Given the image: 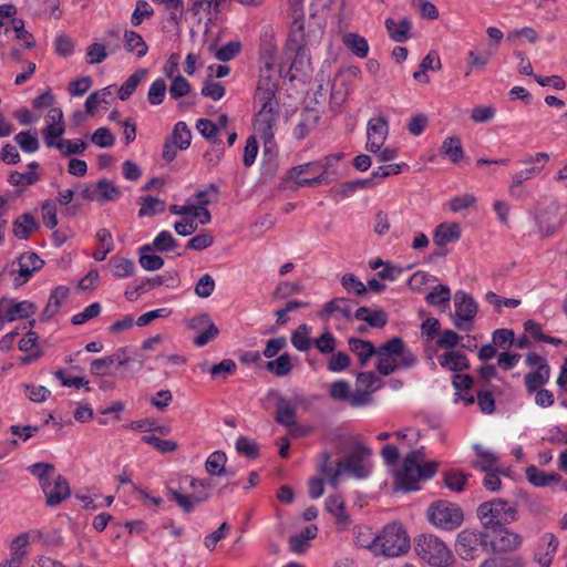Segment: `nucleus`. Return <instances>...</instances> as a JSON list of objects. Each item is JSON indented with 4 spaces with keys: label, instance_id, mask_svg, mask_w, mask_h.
<instances>
[{
    "label": "nucleus",
    "instance_id": "1",
    "mask_svg": "<svg viewBox=\"0 0 567 567\" xmlns=\"http://www.w3.org/2000/svg\"><path fill=\"white\" fill-rule=\"evenodd\" d=\"M437 467L439 463L426 461L422 451H412L394 471V484L405 492L415 491L419 488L417 483L434 476Z\"/></svg>",
    "mask_w": 567,
    "mask_h": 567
},
{
    "label": "nucleus",
    "instance_id": "2",
    "mask_svg": "<svg viewBox=\"0 0 567 567\" xmlns=\"http://www.w3.org/2000/svg\"><path fill=\"white\" fill-rule=\"evenodd\" d=\"M275 92V84L265 79L259 81L255 93V104L258 112L255 116L254 127L264 140L272 137V130L278 118L279 107Z\"/></svg>",
    "mask_w": 567,
    "mask_h": 567
},
{
    "label": "nucleus",
    "instance_id": "3",
    "mask_svg": "<svg viewBox=\"0 0 567 567\" xmlns=\"http://www.w3.org/2000/svg\"><path fill=\"white\" fill-rule=\"evenodd\" d=\"M365 546L375 554L398 557L409 551L410 538L402 524L393 522L385 525L380 534Z\"/></svg>",
    "mask_w": 567,
    "mask_h": 567
},
{
    "label": "nucleus",
    "instance_id": "4",
    "mask_svg": "<svg viewBox=\"0 0 567 567\" xmlns=\"http://www.w3.org/2000/svg\"><path fill=\"white\" fill-rule=\"evenodd\" d=\"M377 370L382 375H389L398 369L412 367L416 358L405 348L401 338H392L381 347L377 352Z\"/></svg>",
    "mask_w": 567,
    "mask_h": 567
},
{
    "label": "nucleus",
    "instance_id": "5",
    "mask_svg": "<svg viewBox=\"0 0 567 567\" xmlns=\"http://www.w3.org/2000/svg\"><path fill=\"white\" fill-rule=\"evenodd\" d=\"M416 555L434 567H449L454 561V556L446 544L433 534H422L414 540Z\"/></svg>",
    "mask_w": 567,
    "mask_h": 567
},
{
    "label": "nucleus",
    "instance_id": "6",
    "mask_svg": "<svg viewBox=\"0 0 567 567\" xmlns=\"http://www.w3.org/2000/svg\"><path fill=\"white\" fill-rule=\"evenodd\" d=\"M477 516L485 529H489L515 520L516 509L503 499H494L481 504L477 508Z\"/></svg>",
    "mask_w": 567,
    "mask_h": 567
},
{
    "label": "nucleus",
    "instance_id": "7",
    "mask_svg": "<svg viewBox=\"0 0 567 567\" xmlns=\"http://www.w3.org/2000/svg\"><path fill=\"white\" fill-rule=\"evenodd\" d=\"M429 520L442 529H454L463 522L462 509L447 501H436L427 509Z\"/></svg>",
    "mask_w": 567,
    "mask_h": 567
},
{
    "label": "nucleus",
    "instance_id": "8",
    "mask_svg": "<svg viewBox=\"0 0 567 567\" xmlns=\"http://www.w3.org/2000/svg\"><path fill=\"white\" fill-rule=\"evenodd\" d=\"M486 551L507 553L517 549L523 542L516 534L504 526L485 529Z\"/></svg>",
    "mask_w": 567,
    "mask_h": 567
},
{
    "label": "nucleus",
    "instance_id": "9",
    "mask_svg": "<svg viewBox=\"0 0 567 567\" xmlns=\"http://www.w3.org/2000/svg\"><path fill=\"white\" fill-rule=\"evenodd\" d=\"M372 451L365 445H357L350 454L341 461L342 471L349 472L357 478L367 477L370 473V457Z\"/></svg>",
    "mask_w": 567,
    "mask_h": 567
},
{
    "label": "nucleus",
    "instance_id": "10",
    "mask_svg": "<svg viewBox=\"0 0 567 567\" xmlns=\"http://www.w3.org/2000/svg\"><path fill=\"white\" fill-rule=\"evenodd\" d=\"M43 265L44 261L33 251H27L20 255L11 266V275L14 276V285L19 287L25 284Z\"/></svg>",
    "mask_w": 567,
    "mask_h": 567
},
{
    "label": "nucleus",
    "instance_id": "11",
    "mask_svg": "<svg viewBox=\"0 0 567 567\" xmlns=\"http://www.w3.org/2000/svg\"><path fill=\"white\" fill-rule=\"evenodd\" d=\"M189 485L194 489L200 487L203 491L196 492L192 495H185L177 489L168 488L171 498L175 501L185 513L192 512L196 504L205 502L209 498V494L206 492V489L210 486L208 481L193 477L190 478Z\"/></svg>",
    "mask_w": 567,
    "mask_h": 567
},
{
    "label": "nucleus",
    "instance_id": "12",
    "mask_svg": "<svg viewBox=\"0 0 567 567\" xmlns=\"http://www.w3.org/2000/svg\"><path fill=\"white\" fill-rule=\"evenodd\" d=\"M454 324L460 330L470 331L472 329V321L477 312V305L470 296L463 292H457L454 297Z\"/></svg>",
    "mask_w": 567,
    "mask_h": 567
},
{
    "label": "nucleus",
    "instance_id": "13",
    "mask_svg": "<svg viewBox=\"0 0 567 567\" xmlns=\"http://www.w3.org/2000/svg\"><path fill=\"white\" fill-rule=\"evenodd\" d=\"M486 550L485 532L464 529L457 535L456 550L465 559H473L480 549Z\"/></svg>",
    "mask_w": 567,
    "mask_h": 567
},
{
    "label": "nucleus",
    "instance_id": "14",
    "mask_svg": "<svg viewBox=\"0 0 567 567\" xmlns=\"http://www.w3.org/2000/svg\"><path fill=\"white\" fill-rule=\"evenodd\" d=\"M388 122L384 117L378 116L373 117L368 123V141H367V148L368 151L372 153H377L381 151V147L383 146L386 136H388Z\"/></svg>",
    "mask_w": 567,
    "mask_h": 567
},
{
    "label": "nucleus",
    "instance_id": "15",
    "mask_svg": "<svg viewBox=\"0 0 567 567\" xmlns=\"http://www.w3.org/2000/svg\"><path fill=\"white\" fill-rule=\"evenodd\" d=\"M42 491L49 506H55L62 503L71 493L68 481L61 475L56 476L53 482H51V480L43 482Z\"/></svg>",
    "mask_w": 567,
    "mask_h": 567
},
{
    "label": "nucleus",
    "instance_id": "16",
    "mask_svg": "<svg viewBox=\"0 0 567 567\" xmlns=\"http://www.w3.org/2000/svg\"><path fill=\"white\" fill-rule=\"evenodd\" d=\"M0 305L9 322L27 319L32 316L37 309L32 302L27 300L16 302L12 299H1Z\"/></svg>",
    "mask_w": 567,
    "mask_h": 567
},
{
    "label": "nucleus",
    "instance_id": "17",
    "mask_svg": "<svg viewBox=\"0 0 567 567\" xmlns=\"http://www.w3.org/2000/svg\"><path fill=\"white\" fill-rule=\"evenodd\" d=\"M307 45L305 32V19L292 20L289 25V33L286 48L289 52L299 54Z\"/></svg>",
    "mask_w": 567,
    "mask_h": 567
},
{
    "label": "nucleus",
    "instance_id": "18",
    "mask_svg": "<svg viewBox=\"0 0 567 567\" xmlns=\"http://www.w3.org/2000/svg\"><path fill=\"white\" fill-rule=\"evenodd\" d=\"M548 161L549 155L547 153H537L535 156L527 158L524 163L532 166L522 169L514 176L512 188L515 186H519L524 181H527L533 176L538 175Z\"/></svg>",
    "mask_w": 567,
    "mask_h": 567
},
{
    "label": "nucleus",
    "instance_id": "19",
    "mask_svg": "<svg viewBox=\"0 0 567 567\" xmlns=\"http://www.w3.org/2000/svg\"><path fill=\"white\" fill-rule=\"evenodd\" d=\"M462 228L458 223H441L433 234V241L437 247H444L461 238Z\"/></svg>",
    "mask_w": 567,
    "mask_h": 567
},
{
    "label": "nucleus",
    "instance_id": "20",
    "mask_svg": "<svg viewBox=\"0 0 567 567\" xmlns=\"http://www.w3.org/2000/svg\"><path fill=\"white\" fill-rule=\"evenodd\" d=\"M275 420L277 423L289 426L297 420V405L281 395H277Z\"/></svg>",
    "mask_w": 567,
    "mask_h": 567
},
{
    "label": "nucleus",
    "instance_id": "21",
    "mask_svg": "<svg viewBox=\"0 0 567 567\" xmlns=\"http://www.w3.org/2000/svg\"><path fill=\"white\" fill-rule=\"evenodd\" d=\"M542 539L545 546L538 548L535 558L540 567H550L559 543L557 537L551 533L545 534Z\"/></svg>",
    "mask_w": 567,
    "mask_h": 567
},
{
    "label": "nucleus",
    "instance_id": "22",
    "mask_svg": "<svg viewBox=\"0 0 567 567\" xmlns=\"http://www.w3.org/2000/svg\"><path fill=\"white\" fill-rule=\"evenodd\" d=\"M439 363L442 368L454 372L465 371L470 368L466 355L455 350L446 351L441 354L439 357Z\"/></svg>",
    "mask_w": 567,
    "mask_h": 567
},
{
    "label": "nucleus",
    "instance_id": "23",
    "mask_svg": "<svg viewBox=\"0 0 567 567\" xmlns=\"http://www.w3.org/2000/svg\"><path fill=\"white\" fill-rule=\"evenodd\" d=\"M319 120L318 113L312 109H306L300 114V121L293 128V136L302 140L316 127Z\"/></svg>",
    "mask_w": 567,
    "mask_h": 567
},
{
    "label": "nucleus",
    "instance_id": "24",
    "mask_svg": "<svg viewBox=\"0 0 567 567\" xmlns=\"http://www.w3.org/2000/svg\"><path fill=\"white\" fill-rule=\"evenodd\" d=\"M199 326H205L206 329L200 332L195 338V344L198 347H203L206 343H208L210 340L215 339L218 334L217 327L210 321L209 317L207 315H202L192 321V327L196 328Z\"/></svg>",
    "mask_w": 567,
    "mask_h": 567
},
{
    "label": "nucleus",
    "instance_id": "25",
    "mask_svg": "<svg viewBox=\"0 0 567 567\" xmlns=\"http://www.w3.org/2000/svg\"><path fill=\"white\" fill-rule=\"evenodd\" d=\"M348 343L349 349L358 357L361 367H364L370 358L377 355L378 349L370 341L350 338Z\"/></svg>",
    "mask_w": 567,
    "mask_h": 567
},
{
    "label": "nucleus",
    "instance_id": "26",
    "mask_svg": "<svg viewBox=\"0 0 567 567\" xmlns=\"http://www.w3.org/2000/svg\"><path fill=\"white\" fill-rule=\"evenodd\" d=\"M326 508L334 516L338 526L344 528L349 525V515L346 513L344 501L340 495H330L326 499Z\"/></svg>",
    "mask_w": 567,
    "mask_h": 567
},
{
    "label": "nucleus",
    "instance_id": "27",
    "mask_svg": "<svg viewBox=\"0 0 567 567\" xmlns=\"http://www.w3.org/2000/svg\"><path fill=\"white\" fill-rule=\"evenodd\" d=\"M538 228L544 237L551 236L561 226V219L557 210L543 212L538 217Z\"/></svg>",
    "mask_w": 567,
    "mask_h": 567
},
{
    "label": "nucleus",
    "instance_id": "28",
    "mask_svg": "<svg viewBox=\"0 0 567 567\" xmlns=\"http://www.w3.org/2000/svg\"><path fill=\"white\" fill-rule=\"evenodd\" d=\"M550 378L549 367H539L535 371L529 372L525 375V386L528 393H534L540 389Z\"/></svg>",
    "mask_w": 567,
    "mask_h": 567
},
{
    "label": "nucleus",
    "instance_id": "29",
    "mask_svg": "<svg viewBox=\"0 0 567 567\" xmlns=\"http://www.w3.org/2000/svg\"><path fill=\"white\" fill-rule=\"evenodd\" d=\"M38 226L32 215L23 214L13 223V234L20 239H28Z\"/></svg>",
    "mask_w": 567,
    "mask_h": 567
},
{
    "label": "nucleus",
    "instance_id": "30",
    "mask_svg": "<svg viewBox=\"0 0 567 567\" xmlns=\"http://www.w3.org/2000/svg\"><path fill=\"white\" fill-rule=\"evenodd\" d=\"M342 43L359 58H365L369 53L368 41L357 33H346Z\"/></svg>",
    "mask_w": 567,
    "mask_h": 567
},
{
    "label": "nucleus",
    "instance_id": "31",
    "mask_svg": "<svg viewBox=\"0 0 567 567\" xmlns=\"http://www.w3.org/2000/svg\"><path fill=\"white\" fill-rule=\"evenodd\" d=\"M96 240L97 244L93 252V258L97 261H102L113 249V238L107 229L102 228L96 233Z\"/></svg>",
    "mask_w": 567,
    "mask_h": 567
},
{
    "label": "nucleus",
    "instance_id": "32",
    "mask_svg": "<svg viewBox=\"0 0 567 567\" xmlns=\"http://www.w3.org/2000/svg\"><path fill=\"white\" fill-rule=\"evenodd\" d=\"M386 30L390 37L396 42H404L409 39V31L411 29V22L408 19L395 21L393 19H386Z\"/></svg>",
    "mask_w": 567,
    "mask_h": 567
},
{
    "label": "nucleus",
    "instance_id": "33",
    "mask_svg": "<svg viewBox=\"0 0 567 567\" xmlns=\"http://www.w3.org/2000/svg\"><path fill=\"white\" fill-rule=\"evenodd\" d=\"M321 464L320 470L323 473V475L328 478L329 483L333 486H337L339 483V477L341 475L342 471V463L341 461L333 464L331 462V457L328 453H323L321 455Z\"/></svg>",
    "mask_w": 567,
    "mask_h": 567
},
{
    "label": "nucleus",
    "instance_id": "34",
    "mask_svg": "<svg viewBox=\"0 0 567 567\" xmlns=\"http://www.w3.org/2000/svg\"><path fill=\"white\" fill-rule=\"evenodd\" d=\"M109 266L116 278H127L134 274L135 269L133 260L120 256L112 257Z\"/></svg>",
    "mask_w": 567,
    "mask_h": 567
},
{
    "label": "nucleus",
    "instance_id": "35",
    "mask_svg": "<svg viewBox=\"0 0 567 567\" xmlns=\"http://www.w3.org/2000/svg\"><path fill=\"white\" fill-rule=\"evenodd\" d=\"M524 329L537 342L542 341V342L550 343L556 347H558L563 343L561 339L545 334L543 332L540 323H538L534 320H527L524 323Z\"/></svg>",
    "mask_w": 567,
    "mask_h": 567
},
{
    "label": "nucleus",
    "instance_id": "36",
    "mask_svg": "<svg viewBox=\"0 0 567 567\" xmlns=\"http://www.w3.org/2000/svg\"><path fill=\"white\" fill-rule=\"evenodd\" d=\"M293 368L291 355L289 353H284L279 355L276 360L268 361L266 363V369L274 373L277 377L288 375Z\"/></svg>",
    "mask_w": 567,
    "mask_h": 567
},
{
    "label": "nucleus",
    "instance_id": "37",
    "mask_svg": "<svg viewBox=\"0 0 567 567\" xmlns=\"http://www.w3.org/2000/svg\"><path fill=\"white\" fill-rule=\"evenodd\" d=\"M124 42L127 51L135 52L138 58L146 55L148 47L137 32L125 31Z\"/></svg>",
    "mask_w": 567,
    "mask_h": 567
},
{
    "label": "nucleus",
    "instance_id": "38",
    "mask_svg": "<svg viewBox=\"0 0 567 567\" xmlns=\"http://www.w3.org/2000/svg\"><path fill=\"white\" fill-rule=\"evenodd\" d=\"M336 312H339L344 318L350 319L351 318V307H350L349 300H347L344 298H336V299L329 301L324 306V309L320 312V316L326 318Z\"/></svg>",
    "mask_w": 567,
    "mask_h": 567
},
{
    "label": "nucleus",
    "instance_id": "39",
    "mask_svg": "<svg viewBox=\"0 0 567 567\" xmlns=\"http://www.w3.org/2000/svg\"><path fill=\"white\" fill-rule=\"evenodd\" d=\"M526 477L535 486H546L559 480L558 474H546L534 465L526 468Z\"/></svg>",
    "mask_w": 567,
    "mask_h": 567
},
{
    "label": "nucleus",
    "instance_id": "40",
    "mask_svg": "<svg viewBox=\"0 0 567 567\" xmlns=\"http://www.w3.org/2000/svg\"><path fill=\"white\" fill-rule=\"evenodd\" d=\"M165 210V202L153 197V196H145L141 198V208L138 212V215L141 217L144 216H153L158 213H163Z\"/></svg>",
    "mask_w": 567,
    "mask_h": 567
},
{
    "label": "nucleus",
    "instance_id": "41",
    "mask_svg": "<svg viewBox=\"0 0 567 567\" xmlns=\"http://www.w3.org/2000/svg\"><path fill=\"white\" fill-rule=\"evenodd\" d=\"M227 456L224 452H213L206 460L205 468L210 475H221L225 472Z\"/></svg>",
    "mask_w": 567,
    "mask_h": 567
},
{
    "label": "nucleus",
    "instance_id": "42",
    "mask_svg": "<svg viewBox=\"0 0 567 567\" xmlns=\"http://www.w3.org/2000/svg\"><path fill=\"white\" fill-rule=\"evenodd\" d=\"M153 248L150 245H145L141 248L140 264L146 270H157L164 265V259L158 255L146 254L152 251Z\"/></svg>",
    "mask_w": 567,
    "mask_h": 567
},
{
    "label": "nucleus",
    "instance_id": "43",
    "mask_svg": "<svg viewBox=\"0 0 567 567\" xmlns=\"http://www.w3.org/2000/svg\"><path fill=\"white\" fill-rule=\"evenodd\" d=\"M202 94L213 101H218L225 95V86L208 75L203 83Z\"/></svg>",
    "mask_w": 567,
    "mask_h": 567
},
{
    "label": "nucleus",
    "instance_id": "44",
    "mask_svg": "<svg viewBox=\"0 0 567 567\" xmlns=\"http://www.w3.org/2000/svg\"><path fill=\"white\" fill-rule=\"evenodd\" d=\"M291 342L299 351H307L310 349L312 342L309 337L307 324H301L291 334Z\"/></svg>",
    "mask_w": 567,
    "mask_h": 567
},
{
    "label": "nucleus",
    "instance_id": "45",
    "mask_svg": "<svg viewBox=\"0 0 567 567\" xmlns=\"http://www.w3.org/2000/svg\"><path fill=\"white\" fill-rule=\"evenodd\" d=\"M192 140L190 131L184 122H178L173 131L172 141L179 150H185L189 146Z\"/></svg>",
    "mask_w": 567,
    "mask_h": 567
},
{
    "label": "nucleus",
    "instance_id": "46",
    "mask_svg": "<svg viewBox=\"0 0 567 567\" xmlns=\"http://www.w3.org/2000/svg\"><path fill=\"white\" fill-rule=\"evenodd\" d=\"M357 386L359 391L371 393L379 389L380 381L373 372H360L357 375Z\"/></svg>",
    "mask_w": 567,
    "mask_h": 567
},
{
    "label": "nucleus",
    "instance_id": "47",
    "mask_svg": "<svg viewBox=\"0 0 567 567\" xmlns=\"http://www.w3.org/2000/svg\"><path fill=\"white\" fill-rule=\"evenodd\" d=\"M442 151L455 164L458 163L463 157L461 141L456 137H450L444 141Z\"/></svg>",
    "mask_w": 567,
    "mask_h": 567
},
{
    "label": "nucleus",
    "instance_id": "48",
    "mask_svg": "<svg viewBox=\"0 0 567 567\" xmlns=\"http://www.w3.org/2000/svg\"><path fill=\"white\" fill-rule=\"evenodd\" d=\"M39 181V175L34 171L28 173L12 172L9 176V183L13 186L25 188Z\"/></svg>",
    "mask_w": 567,
    "mask_h": 567
},
{
    "label": "nucleus",
    "instance_id": "49",
    "mask_svg": "<svg viewBox=\"0 0 567 567\" xmlns=\"http://www.w3.org/2000/svg\"><path fill=\"white\" fill-rule=\"evenodd\" d=\"M192 90L190 83L182 75L174 76L172 84L169 86L171 97L174 100H178L185 95H187Z\"/></svg>",
    "mask_w": 567,
    "mask_h": 567
},
{
    "label": "nucleus",
    "instance_id": "50",
    "mask_svg": "<svg viewBox=\"0 0 567 567\" xmlns=\"http://www.w3.org/2000/svg\"><path fill=\"white\" fill-rule=\"evenodd\" d=\"M166 91H167V86H166L165 81L163 79L155 80L151 84V87L148 90V94H147L148 102L152 105H159L166 95Z\"/></svg>",
    "mask_w": 567,
    "mask_h": 567
},
{
    "label": "nucleus",
    "instance_id": "51",
    "mask_svg": "<svg viewBox=\"0 0 567 567\" xmlns=\"http://www.w3.org/2000/svg\"><path fill=\"white\" fill-rule=\"evenodd\" d=\"M14 141L25 153H33L39 148L37 134L30 132H20L14 136Z\"/></svg>",
    "mask_w": 567,
    "mask_h": 567
},
{
    "label": "nucleus",
    "instance_id": "52",
    "mask_svg": "<svg viewBox=\"0 0 567 567\" xmlns=\"http://www.w3.org/2000/svg\"><path fill=\"white\" fill-rule=\"evenodd\" d=\"M236 450L249 458H256L259 455L258 444L246 436H239L236 441Z\"/></svg>",
    "mask_w": 567,
    "mask_h": 567
},
{
    "label": "nucleus",
    "instance_id": "53",
    "mask_svg": "<svg viewBox=\"0 0 567 567\" xmlns=\"http://www.w3.org/2000/svg\"><path fill=\"white\" fill-rule=\"evenodd\" d=\"M177 243L173 235L169 231L164 230L156 236L152 248L158 251H171L175 249Z\"/></svg>",
    "mask_w": 567,
    "mask_h": 567
},
{
    "label": "nucleus",
    "instance_id": "54",
    "mask_svg": "<svg viewBox=\"0 0 567 567\" xmlns=\"http://www.w3.org/2000/svg\"><path fill=\"white\" fill-rule=\"evenodd\" d=\"M313 344L320 353L330 354L334 352L337 341L332 333L324 332L319 338L313 340Z\"/></svg>",
    "mask_w": 567,
    "mask_h": 567
},
{
    "label": "nucleus",
    "instance_id": "55",
    "mask_svg": "<svg viewBox=\"0 0 567 567\" xmlns=\"http://www.w3.org/2000/svg\"><path fill=\"white\" fill-rule=\"evenodd\" d=\"M143 442L154 446L161 453L174 452L177 449V443L171 440H163L155 435H145L142 437Z\"/></svg>",
    "mask_w": 567,
    "mask_h": 567
},
{
    "label": "nucleus",
    "instance_id": "56",
    "mask_svg": "<svg viewBox=\"0 0 567 567\" xmlns=\"http://www.w3.org/2000/svg\"><path fill=\"white\" fill-rule=\"evenodd\" d=\"M154 11L152 7L146 1L138 0L132 14L131 22L134 27H138L142 24L144 19H150Z\"/></svg>",
    "mask_w": 567,
    "mask_h": 567
},
{
    "label": "nucleus",
    "instance_id": "57",
    "mask_svg": "<svg viewBox=\"0 0 567 567\" xmlns=\"http://www.w3.org/2000/svg\"><path fill=\"white\" fill-rule=\"evenodd\" d=\"M236 369H237V365H236L235 361H233L230 359H225L221 362L214 364L210 368L209 373H210L212 378H217V377L221 375L223 379L226 380L228 375H231L236 372Z\"/></svg>",
    "mask_w": 567,
    "mask_h": 567
},
{
    "label": "nucleus",
    "instance_id": "58",
    "mask_svg": "<svg viewBox=\"0 0 567 567\" xmlns=\"http://www.w3.org/2000/svg\"><path fill=\"white\" fill-rule=\"evenodd\" d=\"M55 147L63 156H69L83 153L86 148V144L84 141L72 142L70 140H60Z\"/></svg>",
    "mask_w": 567,
    "mask_h": 567
},
{
    "label": "nucleus",
    "instance_id": "59",
    "mask_svg": "<svg viewBox=\"0 0 567 567\" xmlns=\"http://www.w3.org/2000/svg\"><path fill=\"white\" fill-rule=\"evenodd\" d=\"M450 299L451 292L449 287L442 285L426 296V301L433 306H446L450 302Z\"/></svg>",
    "mask_w": 567,
    "mask_h": 567
},
{
    "label": "nucleus",
    "instance_id": "60",
    "mask_svg": "<svg viewBox=\"0 0 567 567\" xmlns=\"http://www.w3.org/2000/svg\"><path fill=\"white\" fill-rule=\"evenodd\" d=\"M65 131V124L60 125H47L43 130L44 142L48 147H55L60 137L63 135Z\"/></svg>",
    "mask_w": 567,
    "mask_h": 567
},
{
    "label": "nucleus",
    "instance_id": "61",
    "mask_svg": "<svg viewBox=\"0 0 567 567\" xmlns=\"http://www.w3.org/2000/svg\"><path fill=\"white\" fill-rule=\"evenodd\" d=\"M331 358L328 360V369L331 372H340L350 367L351 359L346 352L331 353Z\"/></svg>",
    "mask_w": 567,
    "mask_h": 567
},
{
    "label": "nucleus",
    "instance_id": "62",
    "mask_svg": "<svg viewBox=\"0 0 567 567\" xmlns=\"http://www.w3.org/2000/svg\"><path fill=\"white\" fill-rule=\"evenodd\" d=\"M240 50L241 43L238 41H231L216 50L215 56L219 61L226 62L235 58L237 54H239Z\"/></svg>",
    "mask_w": 567,
    "mask_h": 567
},
{
    "label": "nucleus",
    "instance_id": "63",
    "mask_svg": "<svg viewBox=\"0 0 567 567\" xmlns=\"http://www.w3.org/2000/svg\"><path fill=\"white\" fill-rule=\"evenodd\" d=\"M44 226L53 229L58 225L56 206L54 202L47 200L41 208Z\"/></svg>",
    "mask_w": 567,
    "mask_h": 567
},
{
    "label": "nucleus",
    "instance_id": "64",
    "mask_svg": "<svg viewBox=\"0 0 567 567\" xmlns=\"http://www.w3.org/2000/svg\"><path fill=\"white\" fill-rule=\"evenodd\" d=\"M466 482V475L461 472H450L445 475L444 478L445 486L454 492L463 491Z\"/></svg>",
    "mask_w": 567,
    "mask_h": 567
}]
</instances>
